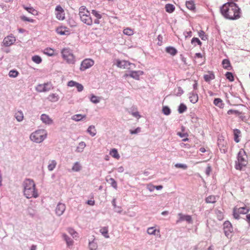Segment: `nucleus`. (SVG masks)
<instances>
[{"label":"nucleus","mask_w":250,"mask_h":250,"mask_svg":"<svg viewBox=\"0 0 250 250\" xmlns=\"http://www.w3.org/2000/svg\"><path fill=\"white\" fill-rule=\"evenodd\" d=\"M109 154L114 158H116L117 159H119L120 158V155L118 152V151L115 148L112 149L110 150Z\"/></svg>","instance_id":"obj_35"},{"label":"nucleus","mask_w":250,"mask_h":250,"mask_svg":"<svg viewBox=\"0 0 250 250\" xmlns=\"http://www.w3.org/2000/svg\"><path fill=\"white\" fill-rule=\"evenodd\" d=\"M15 117L18 122H21L23 119V113L21 111H18L15 113Z\"/></svg>","instance_id":"obj_34"},{"label":"nucleus","mask_w":250,"mask_h":250,"mask_svg":"<svg viewBox=\"0 0 250 250\" xmlns=\"http://www.w3.org/2000/svg\"><path fill=\"white\" fill-rule=\"evenodd\" d=\"M204 79L206 82H209L215 79V75L212 72L208 71V74L204 75Z\"/></svg>","instance_id":"obj_22"},{"label":"nucleus","mask_w":250,"mask_h":250,"mask_svg":"<svg viewBox=\"0 0 250 250\" xmlns=\"http://www.w3.org/2000/svg\"><path fill=\"white\" fill-rule=\"evenodd\" d=\"M223 226L224 233L228 238H229L233 232L232 225L229 221H226L224 222Z\"/></svg>","instance_id":"obj_12"},{"label":"nucleus","mask_w":250,"mask_h":250,"mask_svg":"<svg viewBox=\"0 0 250 250\" xmlns=\"http://www.w3.org/2000/svg\"><path fill=\"white\" fill-rule=\"evenodd\" d=\"M221 14L227 19L235 20L240 18L241 9L234 2L229 1L220 8Z\"/></svg>","instance_id":"obj_1"},{"label":"nucleus","mask_w":250,"mask_h":250,"mask_svg":"<svg viewBox=\"0 0 250 250\" xmlns=\"http://www.w3.org/2000/svg\"><path fill=\"white\" fill-rule=\"evenodd\" d=\"M163 112L164 114L168 115L170 114L171 111L170 108L168 106H165L163 107Z\"/></svg>","instance_id":"obj_52"},{"label":"nucleus","mask_w":250,"mask_h":250,"mask_svg":"<svg viewBox=\"0 0 250 250\" xmlns=\"http://www.w3.org/2000/svg\"><path fill=\"white\" fill-rule=\"evenodd\" d=\"M198 35L202 40L206 41L208 39L207 36L203 31H200L198 33Z\"/></svg>","instance_id":"obj_50"},{"label":"nucleus","mask_w":250,"mask_h":250,"mask_svg":"<svg viewBox=\"0 0 250 250\" xmlns=\"http://www.w3.org/2000/svg\"><path fill=\"white\" fill-rule=\"evenodd\" d=\"M32 60L37 64H40L42 62V59L38 55H35L32 57Z\"/></svg>","instance_id":"obj_41"},{"label":"nucleus","mask_w":250,"mask_h":250,"mask_svg":"<svg viewBox=\"0 0 250 250\" xmlns=\"http://www.w3.org/2000/svg\"><path fill=\"white\" fill-rule=\"evenodd\" d=\"M62 236L64 240L66 241V243L68 247L72 246L73 245V241L71 239L69 238L66 234H63Z\"/></svg>","instance_id":"obj_31"},{"label":"nucleus","mask_w":250,"mask_h":250,"mask_svg":"<svg viewBox=\"0 0 250 250\" xmlns=\"http://www.w3.org/2000/svg\"><path fill=\"white\" fill-rule=\"evenodd\" d=\"M78 83L73 81H70L68 82L67 85L70 87H73L76 86V84H77Z\"/></svg>","instance_id":"obj_59"},{"label":"nucleus","mask_w":250,"mask_h":250,"mask_svg":"<svg viewBox=\"0 0 250 250\" xmlns=\"http://www.w3.org/2000/svg\"><path fill=\"white\" fill-rule=\"evenodd\" d=\"M95 62L93 60L89 58L84 59L81 62L80 69L83 71L94 65Z\"/></svg>","instance_id":"obj_8"},{"label":"nucleus","mask_w":250,"mask_h":250,"mask_svg":"<svg viewBox=\"0 0 250 250\" xmlns=\"http://www.w3.org/2000/svg\"><path fill=\"white\" fill-rule=\"evenodd\" d=\"M53 88L51 83H46L43 84H39L36 87V90L39 92H47Z\"/></svg>","instance_id":"obj_9"},{"label":"nucleus","mask_w":250,"mask_h":250,"mask_svg":"<svg viewBox=\"0 0 250 250\" xmlns=\"http://www.w3.org/2000/svg\"><path fill=\"white\" fill-rule=\"evenodd\" d=\"M21 19L23 21H27L30 22H34L35 21L34 20L32 19H29L24 16H22L21 17Z\"/></svg>","instance_id":"obj_55"},{"label":"nucleus","mask_w":250,"mask_h":250,"mask_svg":"<svg viewBox=\"0 0 250 250\" xmlns=\"http://www.w3.org/2000/svg\"><path fill=\"white\" fill-rule=\"evenodd\" d=\"M92 14L98 19H100L102 18V16L98 12V11L95 10H92Z\"/></svg>","instance_id":"obj_56"},{"label":"nucleus","mask_w":250,"mask_h":250,"mask_svg":"<svg viewBox=\"0 0 250 250\" xmlns=\"http://www.w3.org/2000/svg\"><path fill=\"white\" fill-rule=\"evenodd\" d=\"M68 231L69 233L74 238L78 237V233L72 228H68Z\"/></svg>","instance_id":"obj_42"},{"label":"nucleus","mask_w":250,"mask_h":250,"mask_svg":"<svg viewBox=\"0 0 250 250\" xmlns=\"http://www.w3.org/2000/svg\"><path fill=\"white\" fill-rule=\"evenodd\" d=\"M86 118L85 115L76 114L73 115L71 119L75 121H80Z\"/></svg>","instance_id":"obj_30"},{"label":"nucleus","mask_w":250,"mask_h":250,"mask_svg":"<svg viewBox=\"0 0 250 250\" xmlns=\"http://www.w3.org/2000/svg\"><path fill=\"white\" fill-rule=\"evenodd\" d=\"M23 7L28 13L32 14L33 15L37 16V15H38V14H39L38 11L36 10V9H35L32 7H27V6H25V5H23Z\"/></svg>","instance_id":"obj_26"},{"label":"nucleus","mask_w":250,"mask_h":250,"mask_svg":"<svg viewBox=\"0 0 250 250\" xmlns=\"http://www.w3.org/2000/svg\"><path fill=\"white\" fill-rule=\"evenodd\" d=\"M56 31L58 34L61 35H67L69 34L68 28L64 26H61L57 28Z\"/></svg>","instance_id":"obj_18"},{"label":"nucleus","mask_w":250,"mask_h":250,"mask_svg":"<svg viewBox=\"0 0 250 250\" xmlns=\"http://www.w3.org/2000/svg\"><path fill=\"white\" fill-rule=\"evenodd\" d=\"M87 132L92 136H94L96 134V129L94 125H90L87 129Z\"/></svg>","instance_id":"obj_32"},{"label":"nucleus","mask_w":250,"mask_h":250,"mask_svg":"<svg viewBox=\"0 0 250 250\" xmlns=\"http://www.w3.org/2000/svg\"><path fill=\"white\" fill-rule=\"evenodd\" d=\"M250 210V208L247 207L240 208L234 207L233 209V217L236 219H239L240 214H247Z\"/></svg>","instance_id":"obj_7"},{"label":"nucleus","mask_w":250,"mask_h":250,"mask_svg":"<svg viewBox=\"0 0 250 250\" xmlns=\"http://www.w3.org/2000/svg\"><path fill=\"white\" fill-rule=\"evenodd\" d=\"M132 64V63L126 61H121L119 60H116L117 66L122 69H129V66Z\"/></svg>","instance_id":"obj_14"},{"label":"nucleus","mask_w":250,"mask_h":250,"mask_svg":"<svg viewBox=\"0 0 250 250\" xmlns=\"http://www.w3.org/2000/svg\"><path fill=\"white\" fill-rule=\"evenodd\" d=\"M62 58L64 62L69 64H75L76 60L73 50L69 48H64L61 50Z\"/></svg>","instance_id":"obj_3"},{"label":"nucleus","mask_w":250,"mask_h":250,"mask_svg":"<svg viewBox=\"0 0 250 250\" xmlns=\"http://www.w3.org/2000/svg\"><path fill=\"white\" fill-rule=\"evenodd\" d=\"M147 232L149 235H158L161 236L159 229H156L155 227H150L147 229Z\"/></svg>","instance_id":"obj_20"},{"label":"nucleus","mask_w":250,"mask_h":250,"mask_svg":"<svg viewBox=\"0 0 250 250\" xmlns=\"http://www.w3.org/2000/svg\"><path fill=\"white\" fill-rule=\"evenodd\" d=\"M187 7L190 10L194 11L196 8L194 2L192 0H188L186 2Z\"/></svg>","instance_id":"obj_23"},{"label":"nucleus","mask_w":250,"mask_h":250,"mask_svg":"<svg viewBox=\"0 0 250 250\" xmlns=\"http://www.w3.org/2000/svg\"><path fill=\"white\" fill-rule=\"evenodd\" d=\"M218 198L217 196L209 195L206 198L205 201L208 204H213L216 202Z\"/></svg>","instance_id":"obj_21"},{"label":"nucleus","mask_w":250,"mask_h":250,"mask_svg":"<svg viewBox=\"0 0 250 250\" xmlns=\"http://www.w3.org/2000/svg\"><path fill=\"white\" fill-rule=\"evenodd\" d=\"M65 210V205L62 203H59L56 208V214L60 216L63 214Z\"/></svg>","instance_id":"obj_17"},{"label":"nucleus","mask_w":250,"mask_h":250,"mask_svg":"<svg viewBox=\"0 0 250 250\" xmlns=\"http://www.w3.org/2000/svg\"><path fill=\"white\" fill-rule=\"evenodd\" d=\"M246 220L247 221V222L249 223V226H250V213L246 215Z\"/></svg>","instance_id":"obj_64"},{"label":"nucleus","mask_w":250,"mask_h":250,"mask_svg":"<svg viewBox=\"0 0 250 250\" xmlns=\"http://www.w3.org/2000/svg\"><path fill=\"white\" fill-rule=\"evenodd\" d=\"M110 183L111 184V186L116 189L117 188V182L115 181V180L113 178H110L109 180Z\"/></svg>","instance_id":"obj_54"},{"label":"nucleus","mask_w":250,"mask_h":250,"mask_svg":"<svg viewBox=\"0 0 250 250\" xmlns=\"http://www.w3.org/2000/svg\"><path fill=\"white\" fill-rule=\"evenodd\" d=\"M89 247L90 250H96L97 249L98 246L96 243L92 241L89 243Z\"/></svg>","instance_id":"obj_49"},{"label":"nucleus","mask_w":250,"mask_h":250,"mask_svg":"<svg viewBox=\"0 0 250 250\" xmlns=\"http://www.w3.org/2000/svg\"><path fill=\"white\" fill-rule=\"evenodd\" d=\"M222 63L224 69L228 70H230L232 69V66L230 64V61L229 60H223Z\"/></svg>","instance_id":"obj_24"},{"label":"nucleus","mask_w":250,"mask_h":250,"mask_svg":"<svg viewBox=\"0 0 250 250\" xmlns=\"http://www.w3.org/2000/svg\"><path fill=\"white\" fill-rule=\"evenodd\" d=\"M140 131H141L140 127H137L134 130H130V132L131 134H137V133L140 132Z\"/></svg>","instance_id":"obj_60"},{"label":"nucleus","mask_w":250,"mask_h":250,"mask_svg":"<svg viewBox=\"0 0 250 250\" xmlns=\"http://www.w3.org/2000/svg\"><path fill=\"white\" fill-rule=\"evenodd\" d=\"M47 132L44 129H39L33 132L30 136V138L34 142L40 143L42 142L47 137Z\"/></svg>","instance_id":"obj_6"},{"label":"nucleus","mask_w":250,"mask_h":250,"mask_svg":"<svg viewBox=\"0 0 250 250\" xmlns=\"http://www.w3.org/2000/svg\"><path fill=\"white\" fill-rule=\"evenodd\" d=\"M179 219L177 220L176 223H179L184 221H186L188 223L192 222V218L190 215H184L181 213L178 214Z\"/></svg>","instance_id":"obj_15"},{"label":"nucleus","mask_w":250,"mask_h":250,"mask_svg":"<svg viewBox=\"0 0 250 250\" xmlns=\"http://www.w3.org/2000/svg\"><path fill=\"white\" fill-rule=\"evenodd\" d=\"M218 146L221 152L226 153L228 151V144L227 141L225 140L222 136L220 137L218 139Z\"/></svg>","instance_id":"obj_10"},{"label":"nucleus","mask_w":250,"mask_h":250,"mask_svg":"<svg viewBox=\"0 0 250 250\" xmlns=\"http://www.w3.org/2000/svg\"><path fill=\"white\" fill-rule=\"evenodd\" d=\"M166 11L169 13H171L173 12L175 10V7L173 4H167L165 6Z\"/></svg>","instance_id":"obj_36"},{"label":"nucleus","mask_w":250,"mask_h":250,"mask_svg":"<svg viewBox=\"0 0 250 250\" xmlns=\"http://www.w3.org/2000/svg\"><path fill=\"white\" fill-rule=\"evenodd\" d=\"M41 120L43 123L47 125H50L53 123L52 119L45 114H43L41 115Z\"/></svg>","instance_id":"obj_19"},{"label":"nucleus","mask_w":250,"mask_h":250,"mask_svg":"<svg viewBox=\"0 0 250 250\" xmlns=\"http://www.w3.org/2000/svg\"><path fill=\"white\" fill-rule=\"evenodd\" d=\"M55 15L58 20L63 21L65 19L64 11L60 5H57L55 8Z\"/></svg>","instance_id":"obj_11"},{"label":"nucleus","mask_w":250,"mask_h":250,"mask_svg":"<svg viewBox=\"0 0 250 250\" xmlns=\"http://www.w3.org/2000/svg\"><path fill=\"white\" fill-rule=\"evenodd\" d=\"M226 78L230 82H233L234 80V76L231 72H227L225 74Z\"/></svg>","instance_id":"obj_46"},{"label":"nucleus","mask_w":250,"mask_h":250,"mask_svg":"<svg viewBox=\"0 0 250 250\" xmlns=\"http://www.w3.org/2000/svg\"><path fill=\"white\" fill-rule=\"evenodd\" d=\"M142 71H131L129 74H125L124 75L125 77H130L136 80H139L140 76L143 74Z\"/></svg>","instance_id":"obj_13"},{"label":"nucleus","mask_w":250,"mask_h":250,"mask_svg":"<svg viewBox=\"0 0 250 250\" xmlns=\"http://www.w3.org/2000/svg\"><path fill=\"white\" fill-rule=\"evenodd\" d=\"M213 104L219 108H223L224 105L223 101L220 98H215L214 100Z\"/></svg>","instance_id":"obj_29"},{"label":"nucleus","mask_w":250,"mask_h":250,"mask_svg":"<svg viewBox=\"0 0 250 250\" xmlns=\"http://www.w3.org/2000/svg\"><path fill=\"white\" fill-rule=\"evenodd\" d=\"M57 163L55 160H52L50 162L48 166V168L50 171L53 170L56 167Z\"/></svg>","instance_id":"obj_44"},{"label":"nucleus","mask_w":250,"mask_h":250,"mask_svg":"<svg viewBox=\"0 0 250 250\" xmlns=\"http://www.w3.org/2000/svg\"><path fill=\"white\" fill-rule=\"evenodd\" d=\"M79 15L82 22L88 25H91L93 23L92 19L90 12L85 6H82L79 8Z\"/></svg>","instance_id":"obj_4"},{"label":"nucleus","mask_w":250,"mask_h":250,"mask_svg":"<svg viewBox=\"0 0 250 250\" xmlns=\"http://www.w3.org/2000/svg\"><path fill=\"white\" fill-rule=\"evenodd\" d=\"M100 98L94 95H92L90 98V101L91 102L94 104H97L100 102Z\"/></svg>","instance_id":"obj_48"},{"label":"nucleus","mask_w":250,"mask_h":250,"mask_svg":"<svg viewBox=\"0 0 250 250\" xmlns=\"http://www.w3.org/2000/svg\"><path fill=\"white\" fill-rule=\"evenodd\" d=\"M85 144L84 142H82L80 143L79 144V146L77 147L78 151H82V150L85 147Z\"/></svg>","instance_id":"obj_53"},{"label":"nucleus","mask_w":250,"mask_h":250,"mask_svg":"<svg viewBox=\"0 0 250 250\" xmlns=\"http://www.w3.org/2000/svg\"><path fill=\"white\" fill-rule=\"evenodd\" d=\"M177 134L181 138H184L182 141L184 142L188 141L189 140L188 137V134L187 133H184L178 132Z\"/></svg>","instance_id":"obj_39"},{"label":"nucleus","mask_w":250,"mask_h":250,"mask_svg":"<svg viewBox=\"0 0 250 250\" xmlns=\"http://www.w3.org/2000/svg\"><path fill=\"white\" fill-rule=\"evenodd\" d=\"M175 167L177 168H181L184 169H186L187 168V166L186 165L182 164H176L175 165Z\"/></svg>","instance_id":"obj_57"},{"label":"nucleus","mask_w":250,"mask_h":250,"mask_svg":"<svg viewBox=\"0 0 250 250\" xmlns=\"http://www.w3.org/2000/svg\"><path fill=\"white\" fill-rule=\"evenodd\" d=\"M75 86L76 87L78 92H81L83 89V85L82 84L79 83H77V84H76V86Z\"/></svg>","instance_id":"obj_58"},{"label":"nucleus","mask_w":250,"mask_h":250,"mask_svg":"<svg viewBox=\"0 0 250 250\" xmlns=\"http://www.w3.org/2000/svg\"><path fill=\"white\" fill-rule=\"evenodd\" d=\"M100 231L104 237H105L106 238H108L109 237V236L108 234V230L107 227H104L100 229Z\"/></svg>","instance_id":"obj_33"},{"label":"nucleus","mask_w":250,"mask_h":250,"mask_svg":"<svg viewBox=\"0 0 250 250\" xmlns=\"http://www.w3.org/2000/svg\"><path fill=\"white\" fill-rule=\"evenodd\" d=\"M147 188L150 191H152L155 189V186L150 184L147 185Z\"/></svg>","instance_id":"obj_61"},{"label":"nucleus","mask_w":250,"mask_h":250,"mask_svg":"<svg viewBox=\"0 0 250 250\" xmlns=\"http://www.w3.org/2000/svg\"><path fill=\"white\" fill-rule=\"evenodd\" d=\"M19 74L18 71L17 70H12L9 71V76L10 77L16 78L18 76Z\"/></svg>","instance_id":"obj_47"},{"label":"nucleus","mask_w":250,"mask_h":250,"mask_svg":"<svg viewBox=\"0 0 250 250\" xmlns=\"http://www.w3.org/2000/svg\"><path fill=\"white\" fill-rule=\"evenodd\" d=\"M123 33L127 36H131L134 34V30L130 27H126L124 29Z\"/></svg>","instance_id":"obj_38"},{"label":"nucleus","mask_w":250,"mask_h":250,"mask_svg":"<svg viewBox=\"0 0 250 250\" xmlns=\"http://www.w3.org/2000/svg\"><path fill=\"white\" fill-rule=\"evenodd\" d=\"M48 99L53 102L57 101L59 100V96L56 94H51L48 97Z\"/></svg>","instance_id":"obj_37"},{"label":"nucleus","mask_w":250,"mask_h":250,"mask_svg":"<svg viewBox=\"0 0 250 250\" xmlns=\"http://www.w3.org/2000/svg\"><path fill=\"white\" fill-rule=\"evenodd\" d=\"M15 41L16 39L14 36H8L4 39L3 43L5 46H9L12 45Z\"/></svg>","instance_id":"obj_16"},{"label":"nucleus","mask_w":250,"mask_h":250,"mask_svg":"<svg viewBox=\"0 0 250 250\" xmlns=\"http://www.w3.org/2000/svg\"><path fill=\"white\" fill-rule=\"evenodd\" d=\"M241 132L239 129H235L234 130V141L236 143H238L240 141V140L239 139V135L240 134Z\"/></svg>","instance_id":"obj_43"},{"label":"nucleus","mask_w":250,"mask_h":250,"mask_svg":"<svg viewBox=\"0 0 250 250\" xmlns=\"http://www.w3.org/2000/svg\"><path fill=\"white\" fill-rule=\"evenodd\" d=\"M189 98L190 101L193 104L196 103L198 101V96L197 94L196 93H190Z\"/></svg>","instance_id":"obj_28"},{"label":"nucleus","mask_w":250,"mask_h":250,"mask_svg":"<svg viewBox=\"0 0 250 250\" xmlns=\"http://www.w3.org/2000/svg\"><path fill=\"white\" fill-rule=\"evenodd\" d=\"M187 109V106L184 104H181L178 108V112L180 113H182L186 111Z\"/></svg>","instance_id":"obj_45"},{"label":"nucleus","mask_w":250,"mask_h":250,"mask_svg":"<svg viewBox=\"0 0 250 250\" xmlns=\"http://www.w3.org/2000/svg\"><path fill=\"white\" fill-rule=\"evenodd\" d=\"M197 43L199 45H201L202 42L200 41V40L197 38H193L191 40V43L193 44L194 46L196 45L195 43Z\"/></svg>","instance_id":"obj_51"},{"label":"nucleus","mask_w":250,"mask_h":250,"mask_svg":"<svg viewBox=\"0 0 250 250\" xmlns=\"http://www.w3.org/2000/svg\"><path fill=\"white\" fill-rule=\"evenodd\" d=\"M81 169H82V166H81V164H80V163H79V162H76L74 164V165L72 168V170L73 171H75V172L79 171L81 170Z\"/></svg>","instance_id":"obj_40"},{"label":"nucleus","mask_w":250,"mask_h":250,"mask_svg":"<svg viewBox=\"0 0 250 250\" xmlns=\"http://www.w3.org/2000/svg\"><path fill=\"white\" fill-rule=\"evenodd\" d=\"M166 51L167 53L174 56L177 53V49L172 46H167L166 48Z\"/></svg>","instance_id":"obj_25"},{"label":"nucleus","mask_w":250,"mask_h":250,"mask_svg":"<svg viewBox=\"0 0 250 250\" xmlns=\"http://www.w3.org/2000/svg\"><path fill=\"white\" fill-rule=\"evenodd\" d=\"M248 164V157L245 151L241 149L237 156V161L236 162L235 168L238 170H241Z\"/></svg>","instance_id":"obj_5"},{"label":"nucleus","mask_w":250,"mask_h":250,"mask_svg":"<svg viewBox=\"0 0 250 250\" xmlns=\"http://www.w3.org/2000/svg\"><path fill=\"white\" fill-rule=\"evenodd\" d=\"M43 53L48 56H53L55 55V50L50 47H47L45 48L42 51Z\"/></svg>","instance_id":"obj_27"},{"label":"nucleus","mask_w":250,"mask_h":250,"mask_svg":"<svg viewBox=\"0 0 250 250\" xmlns=\"http://www.w3.org/2000/svg\"><path fill=\"white\" fill-rule=\"evenodd\" d=\"M23 194L27 198H37L38 197V191L36 189V185L33 180L26 179L23 183Z\"/></svg>","instance_id":"obj_2"},{"label":"nucleus","mask_w":250,"mask_h":250,"mask_svg":"<svg viewBox=\"0 0 250 250\" xmlns=\"http://www.w3.org/2000/svg\"><path fill=\"white\" fill-rule=\"evenodd\" d=\"M211 170V167L210 166H208L206 169V173L208 176L209 175Z\"/></svg>","instance_id":"obj_62"},{"label":"nucleus","mask_w":250,"mask_h":250,"mask_svg":"<svg viewBox=\"0 0 250 250\" xmlns=\"http://www.w3.org/2000/svg\"><path fill=\"white\" fill-rule=\"evenodd\" d=\"M238 113V112L237 111L232 110V109L229 110L227 112V113L229 115H230V114H237Z\"/></svg>","instance_id":"obj_63"}]
</instances>
